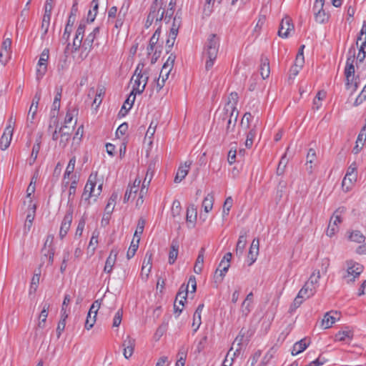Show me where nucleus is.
I'll use <instances>...</instances> for the list:
<instances>
[{
  "mask_svg": "<svg viewBox=\"0 0 366 366\" xmlns=\"http://www.w3.org/2000/svg\"><path fill=\"white\" fill-rule=\"evenodd\" d=\"M327 362V360L325 357L320 355L316 360H315L314 361L311 362L309 365H307L305 366H322Z\"/></svg>",
  "mask_w": 366,
  "mask_h": 366,
  "instance_id": "64",
  "label": "nucleus"
},
{
  "mask_svg": "<svg viewBox=\"0 0 366 366\" xmlns=\"http://www.w3.org/2000/svg\"><path fill=\"white\" fill-rule=\"evenodd\" d=\"M39 279H40V274H35L32 279H31V286H30V288H29V294L31 295V293H34L36 290H37V287H38V285H39Z\"/></svg>",
  "mask_w": 366,
  "mask_h": 366,
  "instance_id": "57",
  "label": "nucleus"
},
{
  "mask_svg": "<svg viewBox=\"0 0 366 366\" xmlns=\"http://www.w3.org/2000/svg\"><path fill=\"white\" fill-rule=\"evenodd\" d=\"M366 56V41H363L359 49V53L357 56V61H363Z\"/></svg>",
  "mask_w": 366,
  "mask_h": 366,
  "instance_id": "60",
  "label": "nucleus"
},
{
  "mask_svg": "<svg viewBox=\"0 0 366 366\" xmlns=\"http://www.w3.org/2000/svg\"><path fill=\"white\" fill-rule=\"evenodd\" d=\"M340 318V315L337 312L330 311L327 312L322 320V326L325 329L330 328Z\"/></svg>",
  "mask_w": 366,
  "mask_h": 366,
  "instance_id": "17",
  "label": "nucleus"
},
{
  "mask_svg": "<svg viewBox=\"0 0 366 366\" xmlns=\"http://www.w3.org/2000/svg\"><path fill=\"white\" fill-rule=\"evenodd\" d=\"M105 94V89L104 87H98L97 92H95L94 88H91L89 89L88 96L94 95L95 94V98L93 101V105L97 104V107H98L102 102V97Z\"/></svg>",
  "mask_w": 366,
  "mask_h": 366,
  "instance_id": "29",
  "label": "nucleus"
},
{
  "mask_svg": "<svg viewBox=\"0 0 366 366\" xmlns=\"http://www.w3.org/2000/svg\"><path fill=\"white\" fill-rule=\"evenodd\" d=\"M172 69L168 67L167 65H163L162 68L160 71L159 78L163 79V81H166L169 78V75Z\"/></svg>",
  "mask_w": 366,
  "mask_h": 366,
  "instance_id": "61",
  "label": "nucleus"
},
{
  "mask_svg": "<svg viewBox=\"0 0 366 366\" xmlns=\"http://www.w3.org/2000/svg\"><path fill=\"white\" fill-rule=\"evenodd\" d=\"M190 165H191L190 162L188 164H187V162H185L184 165L180 166L179 167L177 172L176 174V176L174 177L175 183H179L185 178V177L188 174L189 167Z\"/></svg>",
  "mask_w": 366,
  "mask_h": 366,
  "instance_id": "34",
  "label": "nucleus"
},
{
  "mask_svg": "<svg viewBox=\"0 0 366 366\" xmlns=\"http://www.w3.org/2000/svg\"><path fill=\"white\" fill-rule=\"evenodd\" d=\"M73 205L69 204L60 227L59 237L61 239H63L69 230L73 219Z\"/></svg>",
  "mask_w": 366,
  "mask_h": 366,
  "instance_id": "8",
  "label": "nucleus"
},
{
  "mask_svg": "<svg viewBox=\"0 0 366 366\" xmlns=\"http://www.w3.org/2000/svg\"><path fill=\"white\" fill-rule=\"evenodd\" d=\"M220 46V37L215 34L208 36L204 46L203 56L206 58L205 69L209 70L217 59Z\"/></svg>",
  "mask_w": 366,
  "mask_h": 366,
  "instance_id": "1",
  "label": "nucleus"
},
{
  "mask_svg": "<svg viewBox=\"0 0 366 366\" xmlns=\"http://www.w3.org/2000/svg\"><path fill=\"white\" fill-rule=\"evenodd\" d=\"M78 109L76 107H70L66 114V117L64 119V125L67 124H70L74 118V117L78 115Z\"/></svg>",
  "mask_w": 366,
  "mask_h": 366,
  "instance_id": "46",
  "label": "nucleus"
},
{
  "mask_svg": "<svg viewBox=\"0 0 366 366\" xmlns=\"http://www.w3.org/2000/svg\"><path fill=\"white\" fill-rule=\"evenodd\" d=\"M144 65L143 64H139L134 71V74L132 78V80L134 79V77L136 76V79H134V83L133 85L132 91L131 92L129 96L124 102L122 109L126 108V104H129V102L131 101V103L129 104V107L127 109H130L132 107V105L135 101L136 94H142L146 87V83H144L141 86V79L143 78V76L145 74V72H143Z\"/></svg>",
  "mask_w": 366,
  "mask_h": 366,
  "instance_id": "3",
  "label": "nucleus"
},
{
  "mask_svg": "<svg viewBox=\"0 0 366 366\" xmlns=\"http://www.w3.org/2000/svg\"><path fill=\"white\" fill-rule=\"evenodd\" d=\"M238 102V94L237 92H232L228 97V102L223 110L231 112V114L234 115L238 112L236 106Z\"/></svg>",
  "mask_w": 366,
  "mask_h": 366,
  "instance_id": "19",
  "label": "nucleus"
},
{
  "mask_svg": "<svg viewBox=\"0 0 366 366\" xmlns=\"http://www.w3.org/2000/svg\"><path fill=\"white\" fill-rule=\"evenodd\" d=\"M238 114L239 112H236L234 115H232L231 112H227L225 110L219 113V119L222 120V124H224V122H227L226 134H229L230 132L234 131Z\"/></svg>",
  "mask_w": 366,
  "mask_h": 366,
  "instance_id": "6",
  "label": "nucleus"
},
{
  "mask_svg": "<svg viewBox=\"0 0 366 366\" xmlns=\"http://www.w3.org/2000/svg\"><path fill=\"white\" fill-rule=\"evenodd\" d=\"M62 87H56V95L52 104V110L59 111L60 108V102L61 98Z\"/></svg>",
  "mask_w": 366,
  "mask_h": 366,
  "instance_id": "48",
  "label": "nucleus"
},
{
  "mask_svg": "<svg viewBox=\"0 0 366 366\" xmlns=\"http://www.w3.org/2000/svg\"><path fill=\"white\" fill-rule=\"evenodd\" d=\"M341 222V218L340 216L332 217L329 222V225L327 229V235L332 237L338 231V224Z\"/></svg>",
  "mask_w": 366,
  "mask_h": 366,
  "instance_id": "25",
  "label": "nucleus"
},
{
  "mask_svg": "<svg viewBox=\"0 0 366 366\" xmlns=\"http://www.w3.org/2000/svg\"><path fill=\"white\" fill-rule=\"evenodd\" d=\"M145 223H146V221L143 217H140L139 219L138 222H137V229L134 232V238H136V237H140L141 234L143 233Z\"/></svg>",
  "mask_w": 366,
  "mask_h": 366,
  "instance_id": "56",
  "label": "nucleus"
},
{
  "mask_svg": "<svg viewBox=\"0 0 366 366\" xmlns=\"http://www.w3.org/2000/svg\"><path fill=\"white\" fill-rule=\"evenodd\" d=\"M214 203V197L211 194H208L207 197H204L202 202V207L205 212L208 213L213 208Z\"/></svg>",
  "mask_w": 366,
  "mask_h": 366,
  "instance_id": "44",
  "label": "nucleus"
},
{
  "mask_svg": "<svg viewBox=\"0 0 366 366\" xmlns=\"http://www.w3.org/2000/svg\"><path fill=\"white\" fill-rule=\"evenodd\" d=\"M71 178L73 179V180L69 189L68 203L72 205L74 197L76 191L78 179L76 175L72 176Z\"/></svg>",
  "mask_w": 366,
  "mask_h": 366,
  "instance_id": "42",
  "label": "nucleus"
},
{
  "mask_svg": "<svg viewBox=\"0 0 366 366\" xmlns=\"http://www.w3.org/2000/svg\"><path fill=\"white\" fill-rule=\"evenodd\" d=\"M326 94L323 91H319L313 100V108L319 109L322 106L321 101L325 97Z\"/></svg>",
  "mask_w": 366,
  "mask_h": 366,
  "instance_id": "53",
  "label": "nucleus"
},
{
  "mask_svg": "<svg viewBox=\"0 0 366 366\" xmlns=\"http://www.w3.org/2000/svg\"><path fill=\"white\" fill-rule=\"evenodd\" d=\"M233 204V199L231 197H227L223 205L222 216L223 217L227 216L229 213L230 209Z\"/></svg>",
  "mask_w": 366,
  "mask_h": 366,
  "instance_id": "55",
  "label": "nucleus"
},
{
  "mask_svg": "<svg viewBox=\"0 0 366 366\" xmlns=\"http://www.w3.org/2000/svg\"><path fill=\"white\" fill-rule=\"evenodd\" d=\"M246 237L247 232L241 231L236 247L237 254L242 255L243 254L244 249L247 244Z\"/></svg>",
  "mask_w": 366,
  "mask_h": 366,
  "instance_id": "37",
  "label": "nucleus"
},
{
  "mask_svg": "<svg viewBox=\"0 0 366 366\" xmlns=\"http://www.w3.org/2000/svg\"><path fill=\"white\" fill-rule=\"evenodd\" d=\"M117 199H118L117 193H115V192L112 193L111 197H109L108 203L105 207V211L107 214L112 213Z\"/></svg>",
  "mask_w": 366,
  "mask_h": 366,
  "instance_id": "47",
  "label": "nucleus"
},
{
  "mask_svg": "<svg viewBox=\"0 0 366 366\" xmlns=\"http://www.w3.org/2000/svg\"><path fill=\"white\" fill-rule=\"evenodd\" d=\"M49 58V49H44L39 57L36 70V79L37 81H40L47 71V64Z\"/></svg>",
  "mask_w": 366,
  "mask_h": 366,
  "instance_id": "5",
  "label": "nucleus"
},
{
  "mask_svg": "<svg viewBox=\"0 0 366 366\" xmlns=\"http://www.w3.org/2000/svg\"><path fill=\"white\" fill-rule=\"evenodd\" d=\"M204 252L205 249L204 247H202L199 251V254L194 267V272L196 274H200L202 271L204 259Z\"/></svg>",
  "mask_w": 366,
  "mask_h": 366,
  "instance_id": "33",
  "label": "nucleus"
},
{
  "mask_svg": "<svg viewBox=\"0 0 366 366\" xmlns=\"http://www.w3.org/2000/svg\"><path fill=\"white\" fill-rule=\"evenodd\" d=\"M14 129L11 125L6 127L0 139V147L1 150H6L10 145L12 139Z\"/></svg>",
  "mask_w": 366,
  "mask_h": 366,
  "instance_id": "15",
  "label": "nucleus"
},
{
  "mask_svg": "<svg viewBox=\"0 0 366 366\" xmlns=\"http://www.w3.org/2000/svg\"><path fill=\"white\" fill-rule=\"evenodd\" d=\"M310 341L307 338H303L300 341L297 342L294 344L292 350V355H297L303 351H305L307 347L310 345Z\"/></svg>",
  "mask_w": 366,
  "mask_h": 366,
  "instance_id": "24",
  "label": "nucleus"
},
{
  "mask_svg": "<svg viewBox=\"0 0 366 366\" xmlns=\"http://www.w3.org/2000/svg\"><path fill=\"white\" fill-rule=\"evenodd\" d=\"M253 293L249 292L241 305V312L242 316L247 317L252 310Z\"/></svg>",
  "mask_w": 366,
  "mask_h": 366,
  "instance_id": "21",
  "label": "nucleus"
},
{
  "mask_svg": "<svg viewBox=\"0 0 366 366\" xmlns=\"http://www.w3.org/2000/svg\"><path fill=\"white\" fill-rule=\"evenodd\" d=\"M162 5L157 4V2H153L150 6L149 14H152L154 16H159V11L162 9Z\"/></svg>",
  "mask_w": 366,
  "mask_h": 366,
  "instance_id": "63",
  "label": "nucleus"
},
{
  "mask_svg": "<svg viewBox=\"0 0 366 366\" xmlns=\"http://www.w3.org/2000/svg\"><path fill=\"white\" fill-rule=\"evenodd\" d=\"M92 6H93L92 10H89L87 16V21H94L97 14L99 7V0H92Z\"/></svg>",
  "mask_w": 366,
  "mask_h": 366,
  "instance_id": "50",
  "label": "nucleus"
},
{
  "mask_svg": "<svg viewBox=\"0 0 366 366\" xmlns=\"http://www.w3.org/2000/svg\"><path fill=\"white\" fill-rule=\"evenodd\" d=\"M357 174L346 173L342 182V187L344 190L348 192L351 189L353 184L357 181Z\"/></svg>",
  "mask_w": 366,
  "mask_h": 366,
  "instance_id": "26",
  "label": "nucleus"
},
{
  "mask_svg": "<svg viewBox=\"0 0 366 366\" xmlns=\"http://www.w3.org/2000/svg\"><path fill=\"white\" fill-rule=\"evenodd\" d=\"M72 129L66 125L61 127L59 129L60 134L59 146L62 148L66 147L70 139Z\"/></svg>",
  "mask_w": 366,
  "mask_h": 366,
  "instance_id": "16",
  "label": "nucleus"
},
{
  "mask_svg": "<svg viewBox=\"0 0 366 366\" xmlns=\"http://www.w3.org/2000/svg\"><path fill=\"white\" fill-rule=\"evenodd\" d=\"M100 306H101V300H97L94 301L90 307L88 314H90L91 316L93 314L94 315L93 317L96 318L97 312H98Z\"/></svg>",
  "mask_w": 366,
  "mask_h": 366,
  "instance_id": "59",
  "label": "nucleus"
},
{
  "mask_svg": "<svg viewBox=\"0 0 366 366\" xmlns=\"http://www.w3.org/2000/svg\"><path fill=\"white\" fill-rule=\"evenodd\" d=\"M317 158L316 152L314 149H310L307 154L306 166L307 170L309 174L312 173L313 165L312 164L315 162Z\"/></svg>",
  "mask_w": 366,
  "mask_h": 366,
  "instance_id": "39",
  "label": "nucleus"
},
{
  "mask_svg": "<svg viewBox=\"0 0 366 366\" xmlns=\"http://www.w3.org/2000/svg\"><path fill=\"white\" fill-rule=\"evenodd\" d=\"M315 293V287L310 285V283L306 282L302 289L299 291L297 295L302 298V300L307 299L313 296Z\"/></svg>",
  "mask_w": 366,
  "mask_h": 366,
  "instance_id": "28",
  "label": "nucleus"
},
{
  "mask_svg": "<svg viewBox=\"0 0 366 366\" xmlns=\"http://www.w3.org/2000/svg\"><path fill=\"white\" fill-rule=\"evenodd\" d=\"M99 34V27H95L93 31L87 35L82 44V49L86 51V54L92 50L94 41Z\"/></svg>",
  "mask_w": 366,
  "mask_h": 366,
  "instance_id": "14",
  "label": "nucleus"
},
{
  "mask_svg": "<svg viewBox=\"0 0 366 366\" xmlns=\"http://www.w3.org/2000/svg\"><path fill=\"white\" fill-rule=\"evenodd\" d=\"M258 123H259V120L257 119L256 122L254 124L252 127H251V128L249 127V131L247 134V139H246V141H245V146L247 148H251L252 144H253L254 139V138L257 136V132H258V127H257L258 126Z\"/></svg>",
  "mask_w": 366,
  "mask_h": 366,
  "instance_id": "22",
  "label": "nucleus"
},
{
  "mask_svg": "<svg viewBox=\"0 0 366 366\" xmlns=\"http://www.w3.org/2000/svg\"><path fill=\"white\" fill-rule=\"evenodd\" d=\"M356 49L354 46H351L348 51V56L346 61L345 68V75L346 78V88L352 92L356 91L358 86V82L355 76L354 61L355 59Z\"/></svg>",
  "mask_w": 366,
  "mask_h": 366,
  "instance_id": "2",
  "label": "nucleus"
},
{
  "mask_svg": "<svg viewBox=\"0 0 366 366\" xmlns=\"http://www.w3.org/2000/svg\"><path fill=\"white\" fill-rule=\"evenodd\" d=\"M164 14V11H163L162 12V14L159 15V16L149 14L147 16L146 22H145V27L149 28L152 25V24L153 23L154 19H156V21H161L162 20H163Z\"/></svg>",
  "mask_w": 366,
  "mask_h": 366,
  "instance_id": "54",
  "label": "nucleus"
},
{
  "mask_svg": "<svg viewBox=\"0 0 366 366\" xmlns=\"http://www.w3.org/2000/svg\"><path fill=\"white\" fill-rule=\"evenodd\" d=\"M154 167L152 164H149L142 183L147 184V186H149L154 176Z\"/></svg>",
  "mask_w": 366,
  "mask_h": 366,
  "instance_id": "51",
  "label": "nucleus"
},
{
  "mask_svg": "<svg viewBox=\"0 0 366 366\" xmlns=\"http://www.w3.org/2000/svg\"><path fill=\"white\" fill-rule=\"evenodd\" d=\"M29 209L30 211L28 212L26 215L25 227H28V229H29L32 226L36 209V204L32 202V200L29 201Z\"/></svg>",
  "mask_w": 366,
  "mask_h": 366,
  "instance_id": "30",
  "label": "nucleus"
},
{
  "mask_svg": "<svg viewBox=\"0 0 366 366\" xmlns=\"http://www.w3.org/2000/svg\"><path fill=\"white\" fill-rule=\"evenodd\" d=\"M314 14L315 21L318 23L323 24L329 19V15L324 10L315 11Z\"/></svg>",
  "mask_w": 366,
  "mask_h": 366,
  "instance_id": "52",
  "label": "nucleus"
},
{
  "mask_svg": "<svg viewBox=\"0 0 366 366\" xmlns=\"http://www.w3.org/2000/svg\"><path fill=\"white\" fill-rule=\"evenodd\" d=\"M187 294H188V285H182L180 287L178 293L177 294L176 299H175L176 302H178L179 305L184 307V302L187 300Z\"/></svg>",
  "mask_w": 366,
  "mask_h": 366,
  "instance_id": "32",
  "label": "nucleus"
},
{
  "mask_svg": "<svg viewBox=\"0 0 366 366\" xmlns=\"http://www.w3.org/2000/svg\"><path fill=\"white\" fill-rule=\"evenodd\" d=\"M182 13L179 10H178L173 19V22L172 27L170 29V33L172 36L177 35L179 27L182 24Z\"/></svg>",
  "mask_w": 366,
  "mask_h": 366,
  "instance_id": "35",
  "label": "nucleus"
},
{
  "mask_svg": "<svg viewBox=\"0 0 366 366\" xmlns=\"http://www.w3.org/2000/svg\"><path fill=\"white\" fill-rule=\"evenodd\" d=\"M141 179H135L134 183H133V185L132 186H129V187L127 188L125 194H124V202H128L131 197H132V194L134 193H137V190H138V188L139 187V184L141 183Z\"/></svg>",
  "mask_w": 366,
  "mask_h": 366,
  "instance_id": "38",
  "label": "nucleus"
},
{
  "mask_svg": "<svg viewBox=\"0 0 366 366\" xmlns=\"http://www.w3.org/2000/svg\"><path fill=\"white\" fill-rule=\"evenodd\" d=\"M197 208L194 204H190L187 209L186 221L188 227L193 228L195 226L197 221Z\"/></svg>",
  "mask_w": 366,
  "mask_h": 366,
  "instance_id": "20",
  "label": "nucleus"
},
{
  "mask_svg": "<svg viewBox=\"0 0 366 366\" xmlns=\"http://www.w3.org/2000/svg\"><path fill=\"white\" fill-rule=\"evenodd\" d=\"M49 307L50 306L49 304H47V303L44 304L43 309H42V310L39 315V321L38 322V327L41 328V329L44 328L46 318L48 317Z\"/></svg>",
  "mask_w": 366,
  "mask_h": 366,
  "instance_id": "41",
  "label": "nucleus"
},
{
  "mask_svg": "<svg viewBox=\"0 0 366 366\" xmlns=\"http://www.w3.org/2000/svg\"><path fill=\"white\" fill-rule=\"evenodd\" d=\"M85 28V23L81 22L76 31L75 36L71 46V52H76L80 49L81 46L82 47V41L84 36Z\"/></svg>",
  "mask_w": 366,
  "mask_h": 366,
  "instance_id": "10",
  "label": "nucleus"
},
{
  "mask_svg": "<svg viewBox=\"0 0 366 366\" xmlns=\"http://www.w3.org/2000/svg\"><path fill=\"white\" fill-rule=\"evenodd\" d=\"M41 92L40 91L36 92V93L35 94V95L33 98L29 112H28V117H27L28 124L34 123V120L36 114L37 112L38 105H39V101L41 99Z\"/></svg>",
  "mask_w": 366,
  "mask_h": 366,
  "instance_id": "13",
  "label": "nucleus"
},
{
  "mask_svg": "<svg viewBox=\"0 0 366 366\" xmlns=\"http://www.w3.org/2000/svg\"><path fill=\"white\" fill-rule=\"evenodd\" d=\"M97 176L92 174L88 179V181L85 185L84 192L82 194L81 198L85 202H88V204H90V199L92 197L94 198L95 194V187L97 184Z\"/></svg>",
  "mask_w": 366,
  "mask_h": 366,
  "instance_id": "7",
  "label": "nucleus"
},
{
  "mask_svg": "<svg viewBox=\"0 0 366 366\" xmlns=\"http://www.w3.org/2000/svg\"><path fill=\"white\" fill-rule=\"evenodd\" d=\"M204 308V304H200L198 305L196 309L194 316H193V323L192 327H194V332H196L199 329L202 322H201V313Z\"/></svg>",
  "mask_w": 366,
  "mask_h": 366,
  "instance_id": "36",
  "label": "nucleus"
},
{
  "mask_svg": "<svg viewBox=\"0 0 366 366\" xmlns=\"http://www.w3.org/2000/svg\"><path fill=\"white\" fill-rule=\"evenodd\" d=\"M347 269L342 278L347 284L353 283L363 272L364 267L352 260L347 261Z\"/></svg>",
  "mask_w": 366,
  "mask_h": 366,
  "instance_id": "4",
  "label": "nucleus"
},
{
  "mask_svg": "<svg viewBox=\"0 0 366 366\" xmlns=\"http://www.w3.org/2000/svg\"><path fill=\"white\" fill-rule=\"evenodd\" d=\"M71 302L70 296L65 295L61 309V320H59L56 327L57 337L59 338L66 326V320L68 317V313L64 310L65 305H69Z\"/></svg>",
  "mask_w": 366,
  "mask_h": 366,
  "instance_id": "9",
  "label": "nucleus"
},
{
  "mask_svg": "<svg viewBox=\"0 0 366 366\" xmlns=\"http://www.w3.org/2000/svg\"><path fill=\"white\" fill-rule=\"evenodd\" d=\"M54 237L52 235H48L46 237V242H49V249H48L47 252L44 253V257L48 259V262L49 264H52L54 262V249L51 247V245L53 242Z\"/></svg>",
  "mask_w": 366,
  "mask_h": 366,
  "instance_id": "45",
  "label": "nucleus"
},
{
  "mask_svg": "<svg viewBox=\"0 0 366 366\" xmlns=\"http://www.w3.org/2000/svg\"><path fill=\"white\" fill-rule=\"evenodd\" d=\"M253 117L250 112H246L242 120H241V126L245 124V128L249 129L250 127V122L252 119Z\"/></svg>",
  "mask_w": 366,
  "mask_h": 366,
  "instance_id": "62",
  "label": "nucleus"
},
{
  "mask_svg": "<svg viewBox=\"0 0 366 366\" xmlns=\"http://www.w3.org/2000/svg\"><path fill=\"white\" fill-rule=\"evenodd\" d=\"M259 71L263 79L268 78L270 74L269 61L267 56L263 55L260 59Z\"/></svg>",
  "mask_w": 366,
  "mask_h": 366,
  "instance_id": "23",
  "label": "nucleus"
},
{
  "mask_svg": "<svg viewBox=\"0 0 366 366\" xmlns=\"http://www.w3.org/2000/svg\"><path fill=\"white\" fill-rule=\"evenodd\" d=\"M179 252V242L177 240H173L171 244L169 253V263L172 264L176 261Z\"/></svg>",
  "mask_w": 366,
  "mask_h": 366,
  "instance_id": "40",
  "label": "nucleus"
},
{
  "mask_svg": "<svg viewBox=\"0 0 366 366\" xmlns=\"http://www.w3.org/2000/svg\"><path fill=\"white\" fill-rule=\"evenodd\" d=\"M129 6V2L128 1H124L116 16V19H114V22H111L112 24H114V27L117 29H119L123 26L126 16L128 14Z\"/></svg>",
  "mask_w": 366,
  "mask_h": 366,
  "instance_id": "11",
  "label": "nucleus"
},
{
  "mask_svg": "<svg viewBox=\"0 0 366 366\" xmlns=\"http://www.w3.org/2000/svg\"><path fill=\"white\" fill-rule=\"evenodd\" d=\"M259 242L258 239L255 238L252 240L248 254V257L251 260L249 265L253 264L257 259V256L259 253Z\"/></svg>",
  "mask_w": 366,
  "mask_h": 366,
  "instance_id": "27",
  "label": "nucleus"
},
{
  "mask_svg": "<svg viewBox=\"0 0 366 366\" xmlns=\"http://www.w3.org/2000/svg\"><path fill=\"white\" fill-rule=\"evenodd\" d=\"M348 239L356 243H362L365 240V237L360 230H353L349 232Z\"/></svg>",
  "mask_w": 366,
  "mask_h": 366,
  "instance_id": "43",
  "label": "nucleus"
},
{
  "mask_svg": "<svg viewBox=\"0 0 366 366\" xmlns=\"http://www.w3.org/2000/svg\"><path fill=\"white\" fill-rule=\"evenodd\" d=\"M118 252H119L116 248H114L110 251L109 255L106 260L105 266L104 268V271L105 272L110 274L112 272L113 267L117 260Z\"/></svg>",
  "mask_w": 366,
  "mask_h": 366,
  "instance_id": "18",
  "label": "nucleus"
},
{
  "mask_svg": "<svg viewBox=\"0 0 366 366\" xmlns=\"http://www.w3.org/2000/svg\"><path fill=\"white\" fill-rule=\"evenodd\" d=\"M353 337V331L348 327L339 331L335 336V341L343 342L347 340H351Z\"/></svg>",
  "mask_w": 366,
  "mask_h": 366,
  "instance_id": "31",
  "label": "nucleus"
},
{
  "mask_svg": "<svg viewBox=\"0 0 366 366\" xmlns=\"http://www.w3.org/2000/svg\"><path fill=\"white\" fill-rule=\"evenodd\" d=\"M36 177H32L30 184L26 189V197L30 198L35 192Z\"/></svg>",
  "mask_w": 366,
  "mask_h": 366,
  "instance_id": "58",
  "label": "nucleus"
},
{
  "mask_svg": "<svg viewBox=\"0 0 366 366\" xmlns=\"http://www.w3.org/2000/svg\"><path fill=\"white\" fill-rule=\"evenodd\" d=\"M294 30L292 19L289 17L283 19L280 24L278 35L282 38H287L290 31Z\"/></svg>",
  "mask_w": 366,
  "mask_h": 366,
  "instance_id": "12",
  "label": "nucleus"
},
{
  "mask_svg": "<svg viewBox=\"0 0 366 366\" xmlns=\"http://www.w3.org/2000/svg\"><path fill=\"white\" fill-rule=\"evenodd\" d=\"M152 254L151 253L149 254V252H147L142 267V274H144V269L148 267L147 269V276H148L152 269Z\"/></svg>",
  "mask_w": 366,
  "mask_h": 366,
  "instance_id": "49",
  "label": "nucleus"
}]
</instances>
